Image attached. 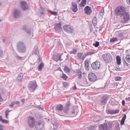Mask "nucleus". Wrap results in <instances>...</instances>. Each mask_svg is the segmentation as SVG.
Returning a JSON list of instances; mask_svg holds the SVG:
<instances>
[{
    "label": "nucleus",
    "instance_id": "obj_1",
    "mask_svg": "<svg viewBox=\"0 0 130 130\" xmlns=\"http://www.w3.org/2000/svg\"><path fill=\"white\" fill-rule=\"evenodd\" d=\"M70 102L68 101L66 103L65 106H64L63 109V111L64 116L65 117H70V116L74 117L77 115V113L75 112V110L74 108L70 111Z\"/></svg>",
    "mask_w": 130,
    "mask_h": 130
},
{
    "label": "nucleus",
    "instance_id": "obj_2",
    "mask_svg": "<svg viewBox=\"0 0 130 130\" xmlns=\"http://www.w3.org/2000/svg\"><path fill=\"white\" fill-rule=\"evenodd\" d=\"M125 12V8L122 6L117 7L115 9L114 11L115 15L120 17H121Z\"/></svg>",
    "mask_w": 130,
    "mask_h": 130
},
{
    "label": "nucleus",
    "instance_id": "obj_3",
    "mask_svg": "<svg viewBox=\"0 0 130 130\" xmlns=\"http://www.w3.org/2000/svg\"><path fill=\"white\" fill-rule=\"evenodd\" d=\"M112 127V123L109 122L108 124L104 123L99 125L100 130H109Z\"/></svg>",
    "mask_w": 130,
    "mask_h": 130
},
{
    "label": "nucleus",
    "instance_id": "obj_4",
    "mask_svg": "<svg viewBox=\"0 0 130 130\" xmlns=\"http://www.w3.org/2000/svg\"><path fill=\"white\" fill-rule=\"evenodd\" d=\"M26 47L24 44L22 42H19L17 44V50L20 52L24 53L26 50Z\"/></svg>",
    "mask_w": 130,
    "mask_h": 130
},
{
    "label": "nucleus",
    "instance_id": "obj_5",
    "mask_svg": "<svg viewBox=\"0 0 130 130\" xmlns=\"http://www.w3.org/2000/svg\"><path fill=\"white\" fill-rule=\"evenodd\" d=\"M37 86V85L36 81H32L29 82L28 88L30 92H33L34 91Z\"/></svg>",
    "mask_w": 130,
    "mask_h": 130
},
{
    "label": "nucleus",
    "instance_id": "obj_6",
    "mask_svg": "<svg viewBox=\"0 0 130 130\" xmlns=\"http://www.w3.org/2000/svg\"><path fill=\"white\" fill-rule=\"evenodd\" d=\"M102 57L104 60L107 63L111 62L112 60V56L109 53L103 55Z\"/></svg>",
    "mask_w": 130,
    "mask_h": 130
},
{
    "label": "nucleus",
    "instance_id": "obj_7",
    "mask_svg": "<svg viewBox=\"0 0 130 130\" xmlns=\"http://www.w3.org/2000/svg\"><path fill=\"white\" fill-rule=\"evenodd\" d=\"M120 17L122 19V21L123 23L128 22L130 19L128 13L126 12Z\"/></svg>",
    "mask_w": 130,
    "mask_h": 130
},
{
    "label": "nucleus",
    "instance_id": "obj_8",
    "mask_svg": "<svg viewBox=\"0 0 130 130\" xmlns=\"http://www.w3.org/2000/svg\"><path fill=\"white\" fill-rule=\"evenodd\" d=\"M91 67L93 70H98L100 67V63L99 61H96L92 64Z\"/></svg>",
    "mask_w": 130,
    "mask_h": 130
},
{
    "label": "nucleus",
    "instance_id": "obj_9",
    "mask_svg": "<svg viewBox=\"0 0 130 130\" xmlns=\"http://www.w3.org/2000/svg\"><path fill=\"white\" fill-rule=\"evenodd\" d=\"M44 123L42 120H39L37 122L35 126V128L37 130H40L44 127Z\"/></svg>",
    "mask_w": 130,
    "mask_h": 130
},
{
    "label": "nucleus",
    "instance_id": "obj_10",
    "mask_svg": "<svg viewBox=\"0 0 130 130\" xmlns=\"http://www.w3.org/2000/svg\"><path fill=\"white\" fill-rule=\"evenodd\" d=\"M35 122V119L32 117H29L28 118V122L29 126L31 128L34 127Z\"/></svg>",
    "mask_w": 130,
    "mask_h": 130
},
{
    "label": "nucleus",
    "instance_id": "obj_11",
    "mask_svg": "<svg viewBox=\"0 0 130 130\" xmlns=\"http://www.w3.org/2000/svg\"><path fill=\"white\" fill-rule=\"evenodd\" d=\"M64 30L66 32L68 33H72L73 31V27L70 25H66L63 26Z\"/></svg>",
    "mask_w": 130,
    "mask_h": 130
},
{
    "label": "nucleus",
    "instance_id": "obj_12",
    "mask_svg": "<svg viewBox=\"0 0 130 130\" xmlns=\"http://www.w3.org/2000/svg\"><path fill=\"white\" fill-rule=\"evenodd\" d=\"M109 96L107 95H103L101 98V103L103 105H105L109 99Z\"/></svg>",
    "mask_w": 130,
    "mask_h": 130
},
{
    "label": "nucleus",
    "instance_id": "obj_13",
    "mask_svg": "<svg viewBox=\"0 0 130 130\" xmlns=\"http://www.w3.org/2000/svg\"><path fill=\"white\" fill-rule=\"evenodd\" d=\"M96 76L94 74L91 73L88 75V78L89 80L91 82L95 81L96 79Z\"/></svg>",
    "mask_w": 130,
    "mask_h": 130
},
{
    "label": "nucleus",
    "instance_id": "obj_14",
    "mask_svg": "<svg viewBox=\"0 0 130 130\" xmlns=\"http://www.w3.org/2000/svg\"><path fill=\"white\" fill-rule=\"evenodd\" d=\"M84 10L85 11V13L88 15H90L92 12L91 7L88 6L85 7L84 9Z\"/></svg>",
    "mask_w": 130,
    "mask_h": 130
},
{
    "label": "nucleus",
    "instance_id": "obj_15",
    "mask_svg": "<svg viewBox=\"0 0 130 130\" xmlns=\"http://www.w3.org/2000/svg\"><path fill=\"white\" fill-rule=\"evenodd\" d=\"M21 5L22 9L25 11L28 8V7L27 3L25 1H23L21 3Z\"/></svg>",
    "mask_w": 130,
    "mask_h": 130
},
{
    "label": "nucleus",
    "instance_id": "obj_16",
    "mask_svg": "<svg viewBox=\"0 0 130 130\" xmlns=\"http://www.w3.org/2000/svg\"><path fill=\"white\" fill-rule=\"evenodd\" d=\"M20 12L19 11L15 9L13 12V17L15 19H17L19 17Z\"/></svg>",
    "mask_w": 130,
    "mask_h": 130
},
{
    "label": "nucleus",
    "instance_id": "obj_17",
    "mask_svg": "<svg viewBox=\"0 0 130 130\" xmlns=\"http://www.w3.org/2000/svg\"><path fill=\"white\" fill-rule=\"evenodd\" d=\"M61 29V24L60 23L56 24L55 25V29L56 31L59 32Z\"/></svg>",
    "mask_w": 130,
    "mask_h": 130
},
{
    "label": "nucleus",
    "instance_id": "obj_18",
    "mask_svg": "<svg viewBox=\"0 0 130 130\" xmlns=\"http://www.w3.org/2000/svg\"><path fill=\"white\" fill-rule=\"evenodd\" d=\"M72 10L74 12H75L78 10L77 5L76 3L73 2H72Z\"/></svg>",
    "mask_w": 130,
    "mask_h": 130
},
{
    "label": "nucleus",
    "instance_id": "obj_19",
    "mask_svg": "<svg viewBox=\"0 0 130 130\" xmlns=\"http://www.w3.org/2000/svg\"><path fill=\"white\" fill-rule=\"evenodd\" d=\"M22 30L27 33V34L30 35L31 33V30L30 29H28L27 28L26 26L23 25L22 27Z\"/></svg>",
    "mask_w": 130,
    "mask_h": 130
},
{
    "label": "nucleus",
    "instance_id": "obj_20",
    "mask_svg": "<svg viewBox=\"0 0 130 130\" xmlns=\"http://www.w3.org/2000/svg\"><path fill=\"white\" fill-rule=\"evenodd\" d=\"M95 53L94 52H87L86 53H85L84 56H83L82 57V59L84 60L85 58L87 56H91L93 54Z\"/></svg>",
    "mask_w": 130,
    "mask_h": 130
},
{
    "label": "nucleus",
    "instance_id": "obj_21",
    "mask_svg": "<svg viewBox=\"0 0 130 130\" xmlns=\"http://www.w3.org/2000/svg\"><path fill=\"white\" fill-rule=\"evenodd\" d=\"M55 108L57 110L61 111L63 110V107L62 105L59 104L56 106Z\"/></svg>",
    "mask_w": 130,
    "mask_h": 130
},
{
    "label": "nucleus",
    "instance_id": "obj_22",
    "mask_svg": "<svg viewBox=\"0 0 130 130\" xmlns=\"http://www.w3.org/2000/svg\"><path fill=\"white\" fill-rule=\"evenodd\" d=\"M117 64L120 65L121 63V58L119 56H117L116 57Z\"/></svg>",
    "mask_w": 130,
    "mask_h": 130
},
{
    "label": "nucleus",
    "instance_id": "obj_23",
    "mask_svg": "<svg viewBox=\"0 0 130 130\" xmlns=\"http://www.w3.org/2000/svg\"><path fill=\"white\" fill-rule=\"evenodd\" d=\"M86 0H82L79 4V6L82 7H84L86 5Z\"/></svg>",
    "mask_w": 130,
    "mask_h": 130
},
{
    "label": "nucleus",
    "instance_id": "obj_24",
    "mask_svg": "<svg viewBox=\"0 0 130 130\" xmlns=\"http://www.w3.org/2000/svg\"><path fill=\"white\" fill-rule=\"evenodd\" d=\"M89 61L88 60H86L85 61V66L86 69L88 70L89 68Z\"/></svg>",
    "mask_w": 130,
    "mask_h": 130
},
{
    "label": "nucleus",
    "instance_id": "obj_25",
    "mask_svg": "<svg viewBox=\"0 0 130 130\" xmlns=\"http://www.w3.org/2000/svg\"><path fill=\"white\" fill-rule=\"evenodd\" d=\"M101 119L100 116H96L94 118L93 121L94 122H97L100 120Z\"/></svg>",
    "mask_w": 130,
    "mask_h": 130
},
{
    "label": "nucleus",
    "instance_id": "obj_26",
    "mask_svg": "<svg viewBox=\"0 0 130 130\" xmlns=\"http://www.w3.org/2000/svg\"><path fill=\"white\" fill-rule=\"evenodd\" d=\"M97 127V125H94L91 126H89L87 127L88 129L90 130H96V128Z\"/></svg>",
    "mask_w": 130,
    "mask_h": 130
},
{
    "label": "nucleus",
    "instance_id": "obj_27",
    "mask_svg": "<svg viewBox=\"0 0 130 130\" xmlns=\"http://www.w3.org/2000/svg\"><path fill=\"white\" fill-rule=\"evenodd\" d=\"M97 19L96 17H94L93 19L92 23L94 27L96 26L97 25Z\"/></svg>",
    "mask_w": 130,
    "mask_h": 130
},
{
    "label": "nucleus",
    "instance_id": "obj_28",
    "mask_svg": "<svg viewBox=\"0 0 130 130\" xmlns=\"http://www.w3.org/2000/svg\"><path fill=\"white\" fill-rule=\"evenodd\" d=\"M23 77V74L22 73H20L17 78V79L19 81H21Z\"/></svg>",
    "mask_w": 130,
    "mask_h": 130
},
{
    "label": "nucleus",
    "instance_id": "obj_29",
    "mask_svg": "<svg viewBox=\"0 0 130 130\" xmlns=\"http://www.w3.org/2000/svg\"><path fill=\"white\" fill-rule=\"evenodd\" d=\"M126 115H124L121 122V124L123 125L124 123L125 119L126 118Z\"/></svg>",
    "mask_w": 130,
    "mask_h": 130
},
{
    "label": "nucleus",
    "instance_id": "obj_30",
    "mask_svg": "<svg viewBox=\"0 0 130 130\" xmlns=\"http://www.w3.org/2000/svg\"><path fill=\"white\" fill-rule=\"evenodd\" d=\"M41 11L40 12V15L41 16H42L44 15V13L45 12V10L41 7H40Z\"/></svg>",
    "mask_w": 130,
    "mask_h": 130
},
{
    "label": "nucleus",
    "instance_id": "obj_31",
    "mask_svg": "<svg viewBox=\"0 0 130 130\" xmlns=\"http://www.w3.org/2000/svg\"><path fill=\"white\" fill-rule=\"evenodd\" d=\"M43 66L44 65L43 63H41L38 66V70L39 71H41Z\"/></svg>",
    "mask_w": 130,
    "mask_h": 130
},
{
    "label": "nucleus",
    "instance_id": "obj_32",
    "mask_svg": "<svg viewBox=\"0 0 130 130\" xmlns=\"http://www.w3.org/2000/svg\"><path fill=\"white\" fill-rule=\"evenodd\" d=\"M47 11L49 12L52 15H57L58 12H57L52 11L51 10H47Z\"/></svg>",
    "mask_w": 130,
    "mask_h": 130
},
{
    "label": "nucleus",
    "instance_id": "obj_33",
    "mask_svg": "<svg viewBox=\"0 0 130 130\" xmlns=\"http://www.w3.org/2000/svg\"><path fill=\"white\" fill-rule=\"evenodd\" d=\"M83 54V53H78L77 54V57L79 59H82V56Z\"/></svg>",
    "mask_w": 130,
    "mask_h": 130
},
{
    "label": "nucleus",
    "instance_id": "obj_34",
    "mask_svg": "<svg viewBox=\"0 0 130 130\" xmlns=\"http://www.w3.org/2000/svg\"><path fill=\"white\" fill-rule=\"evenodd\" d=\"M107 114H109L113 115V110L108 109L106 111Z\"/></svg>",
    "mask_w": 130,
    "mask_h": 130
},
{
    "label": "nucleus",
    "instance_id": "obj_35",
    "mask_svg": "<svg viewBox=\"0 0 130 130\" xmlns=\"http://www.w3.org/2000/svg\"><path fill=\"white\" fill-rule=\"evenodd\" d=\"M117 40V39L116 38H111L110 40V42L113 43L116 41Z\"/></svg>",
    "mask_w": 130,
    "mask_h": 130
},
{
    "label": "nucleus",
    "instance_id": "obj_36",
    "mask_svg": "<svg viewBox=\"0 0 130 130\" xmlns=\"http://www.w3.org/2000/svg\"><path fill=\"white\" fill-rule=\"evenodd\" d=\"M126 32H123L119 34V37H124V35H126Z\"/></svg>",
    "mask_w": 130,
    "mask_h": 130
},
{
    "label": "nucleus",
    "instance_id": "obj_37",
    "mask_svg": "<svg viewBox=\"0 0 130 130\" xmlns=\"http://www.w3.org/2000/svg\"><path fill=\"white\" fill-rule=\"evenodd\" d=\"M126 60L129 63H130V55H127L125 57Z\"/></svg>",
    "mask_w": 130,
    "mask_h": 130
},
{
    "label": "nucleus",
    "instance_id": "obj_38",
    "mask_svg": "<svg viewBox=\"0 0 130 130\" xmlns=\"http://www.w3.org/2000/svg\"><path fill=\"white\" fill-rule=\"evenodd\" d=\"M64 70L65 71L67 72H69L70 71V70L67 66H65L64 68Z\"/></svg>",
    "mask_w": 130,
    "mask_h": 130
},
{
    "label": "nucleus",
    "instance_id": "obj_39",
    "mask_svg": "<svg viewBox=\"0 0 130 130\" xmlns=\"http://www.w3.org/2000/svg\"><path fill=\"white\" fill-rule=\"evenodd\" d=\"M93 45L96 47H98L99 45V42L98 41H96L95 43L93 44Z\"/></svg>",
    "mask_w": 130,
    "mask_h": 130
},
{
    "label": "nucleus",
    "instance_id": "obj_40",
    "mask_svg": "<svg viewBox=\"0 0 130 130\" xmlns=\"http://www.w3.org/2000/svg\"><path fill=\"white\" fill-rule=\"evenodd\" d=\"M122 60L124 63V65H126L127 66H128L129 64L126 62V61L124 58H123Z\"/></svg>",
    "mask_w": 130,
    "mask_h": 130
},
{
    "label": "nucleus",
    "instance_id": "obj_41",
    "mask_svg": "<svg viewBox=\"0 0 130 130\" xmlns=\"http://www.w3.org/2000/svg\"><path fill=\"white\" fill-rule=\"evenodd\" d=\"M10 112L9 111H8V110H6L5 112V118L6 119H8V116L9 115L8 113Z\"/></svg>",
    "mask_w": 130,
    "mask_h": 130
},
{
    "label": "nucleus",
    "instance_id": "obj_42",
    "mask_svg": "<svg viewBox=\"0 0 130 130\" xmlns=\"http://www.w3.org/2000/svg\"><path fill=\"white\" fill-rule=\"evenodd\" d=\"M119 111L118 109L113 110V115L119 113Z\"/></svg>",
    "mask_w": 130,
    "mask_h": 130
},
{
    "label": "nucleus",
    "instance_id": "obj_43",
    "mask_svg": "<svg viewBox=\"0 0 130 130\" xmlns=\"http://www.w3.org/2000/svg\"><path fill=\"white\" fill-rule=\"evenodd\" d=\"M61 78H63L64 80H66L68 78V77L64 74L63 73L62 74V76L61 77Z\"/></svg>",
    "mask_w": 130,
    "mask_h": 130
},
{
    "label": "nucleus",
    "instance_id": "obj_44",
    "mask_svg": "<svg viewBox=\"0 0 130 130\" xmlns=\"http://www.w3.org/2000/svg\"><path fill=\"white\" fill-rule=\"evenodd\" d=\"M63 85L64 87L65 88H67L68 87L69 84L65 82L63 83Z\"/></svg>",
    "mask_w": 130,
    "mask_h": 130
},
{
    "label": "nucleus",
    "instance_id": "obj_45",
    "mask_svg": "<svg viewBox=\"0 0 130 130\" xmlns=\"http://www.w3.org/2000/svg\"><path fill=\"white\" fill-rule=\"evenodd\" d=\"M77 52V50L75 49H73L72 51L70 52L71 54H76Z\"/></svg>",
    "mask_w": 130,
    "mask_h": 130
},
{
    "label": "nucleus",
    "instance_id": "obj_46",
    "mask_svg": "<svg viewBox=\"0 0 130 130\" xmlns=\"http://www.w3.org/2000/svg\"><path fill=\"white\" fill-rule=\"evenodd\" d=\"M3 52L2 51L1 48L0 47V57H3Z\"/></svg>",
    "mask_w": 130,
    "mask_h": 130
},
{
    "label": "nucleus",
    "instance_id": "obj_47",
    "mask_svg": "<svg viewBox=\"0 0 130 130\" xmlns=\"http://www.w3.org/2000/svg\"><path fill=\"white\" fill-rule=\"evenodd\" d=\"M16 58L19 60H21L24 58L23 57H21L18 55L16 56Z\"/></svg>",
    "mask_w": 130,
    "mask_h": 130
},
{
    "label": "nucleus",
    "instance_id": "obj_48",
    "mask_svg": "<svg viewBox=\"0 0 130 130\" xmlns=\"http://www.w3.org/2000/svg\"><path fill=\"white\" fill-rule=\"evenodd\" d=\"M121 78V77H115V79L116 81L120 80Z\"/></svg>",
    "mask_w": 130,
    "mask_h": 130
},
{
    "label": "nucleus",
    "instance_id": "obj_49",
    "mask_svg": "<svg viewBox=\"0 0 130 130\" xmlns=\"http://www.w3.org/2000/svg\"><path fill=\"white\" fill-rule=\"evenodd\" d=\"M1 122L3 123H5L6 124H7L8 123V121L7 120L4 119H3V120Z\"/></svg>",
    "mask_w": 130,
    "mask_h": 130
},
{
    "label": "nucleus",
    "instance_id": "obj_50",
    "mask_svg": "<svg viewBox=\"0 0 130 130\" xmlns=\"http://www.w3.org/2000/svg\"><path fill=\"white\" fill-rule=\"evenodd\" d=\"M54 129H56L58 127V125L57 124H54Z\"/></svg>",
    "mask_w": 130,
    "mask_h": 130
},
{
    "label": "nucleus",
    "instance_id": "obj_51",
    "mask_svg": "<svg viewBox=\"0 0 130 130\" xmlns=\"http://www.w3.org/2000/svg\"><path fill=\"white\" fill-rule=\"evenodd\" d=\"M13 102V103H14V105L15 104H16L17 105H19L20 103L18 101Z\"/></svg>",
    "mask_w": 130,
    "mask_h": 130
},
{
    "label": "nucleus",
    "instance_id": "obj_52",
    "mask_svg": "<svg viewBox=\"0 0 130 130\" xmlns=\"http://www.w3.org/2000/svg\"><path fill=\"white\" fill-rule=\"evenodd\" d=\"M14 105V103H13V102H12L11 103V104H10L9 105V107L10 108H12L13 106V105Z\"/></svg>",
    "mask_w": 130,
    "mask_h": 130
},
{
    "label": "nucleus",
    "instance_id": "obj_53",
    "mask_svg": "<svg viewBox=\"0 0 130 130\" xmlns=\"http://www.w3.org/2000/svg\"><path fill=\"white\" fill-rule=\"evenodd\" d=\"M3 101V99L2 98V95L1 93H0V101L2 102Z\"/></svg>",
    "mask_w": 130,
    "mask_h": 130
},
{
    "label": "nucleus",
    "instance_id": "obj_54",
    "mask_svg": "<svg viewBox=\"0 0 130 130\" xmlns=\"http://www.w3.org/2000/svg\"><path fill=\"white\" fill-rule=\"evenodd\" d=\"M122 105H123V106H124L125 105V101L124 100H123L122 101Z\"/></svg>",
    "mask_w": 130,
    "mask_h": 130
},
{
    "label": "nucleus",
    "instance_id": "obj_55",
    "mask_svg": "<svg viewBox=\"0 0 130 130\" xmlns=\"http://www.w3.org/2000/svg\"><path fill=\"white\" fill-rule=\"evenodd\" d=\"M78 78H79L80 79V78H81L82 77V73L78 75Z\"/></svg>",
    "mask_w": 130,
    "mask_h": 130
},
{
    "label": "nucleus",
    "instance_id": "obj_56",
    "mask_svg": "<svg viewBox=\"0 0 130 130\" xmlns=\"http://www.w3.org/2000/svg\"><path fill=\"white\" fill-rule=\"evenodd\" d=\"M81 72L79 69H77L76 71V73H79L80 72Z\"/></svg>",
    "mask_w": 130,
    "mask_h": 130
},
{
    "label": "nucleus",
    "instance_id": "obj_57",
    "mask_svg": "<svg viewBox=\"0 0 130 130\" xmlns=\"http://www.w3.org/2000/svg\"><path fill=\"white\" fill-rule=\"evenodd\" d=\"M115 70L117 71H120V68L116 67L115 68Z\"/></svg>",
    "mask_w": 130,
    "mask_h": 130
},
{
    "label": "nucleus",
    "instance_id": "obj_58",
    "mask_svg": "<svg viewBox=\"0 0 130 130\" xmlns=\"http://www.w3.org/2000/svg\"><path fill=\"white\" fill-rule=\"evenodd\" d=\"M125 100L126 101H130V97H129L128 98H125Z\"/></svg>",
    "mask_w": 130,
    "mask_h": 130
},
{
    "label": "nucleus",
    "instance_id": "obj_59",
    "mask_svg": "<svg viewBox=\"0 0 130 130\" xmlns=\"http://www.w3.org/2000/svg\"><path fill=\"white\" fill-rule=\"evenodd\" d=\"M126 1L127 3L130 5V0H126Z\"/></svg>",
    "mask_w": 130,
    "mask_h": 130
},
{
    "label": "nucleus",
    "instance_id": "obj_60",
    "mask_svg": "<svg viewBox=\"0 0 130 130\" xmlns=\"http://www.w3.org/2000/svg\"><path fill=\"white\" fill-rule=\"evenodd\" d=\"M21 101L22 103H24L25 101V99H22L21 100Z\"/></svg>",
    "mask_w": 130,
    "mask_h": 130
},
{
    "label": "nucleus",
    "instance_id": "obj_61",
    "mask_svg": "<svg viewBox=\"0 0 130 130\" xmlns=\"http://www.w3.org/2000/svg\"><path fill=\"white\" fill-rule=\"evenodd\" d=\"M58 70H59L60 71H61V72H62V70H61V68H59L58 69Z\"/></svg>",
    "mask_w": 130,
    "mask_h": 130
},
{
    "label": "nucleus",
    "instance_id": "obj_62",
    "mask_svg": "<svg viewBox=\"0 0 130 130\" xmlns=\"http://www.w3.org/2000/svg\"><path fill=\"white\" fill-rule=\"evenodd\" d=\"M61 55H60L59 56V60L60 61H61Z\"/></svg>",
    "mask_w": 130,
    "mask_h": 130
},
{
    "label": "nucleus",
    "instance_id": "obj_63",
    "mask_svg": "<svg viewBox=\"0 0 130 130\" xmlns=\"http://www.w3.org/2000/svg\"><path fill=\"white\" fill-rule=\"evenodd\" d=\"M77 88L76 86H75L73 87V89L74 90H76V89Z\"/></svg>",
    "mask_w": 130,
    "mask_h": 130
},
{
    "label": "nucleus",
    "instance_id": "obj_64",
    "mask_svg": "<svg viewBox=\"0 0 130 130\" xmlns=\"http://www.w3.org/2000/svg\"><path fill=\"white\" fill-rule=\"evenodd\" d=\"M3 119L2 118L1 116H0V121L1 122Z\"/></svg>",
    "mask_w": 130,
    "mask_h": 130
}]
</instances>
